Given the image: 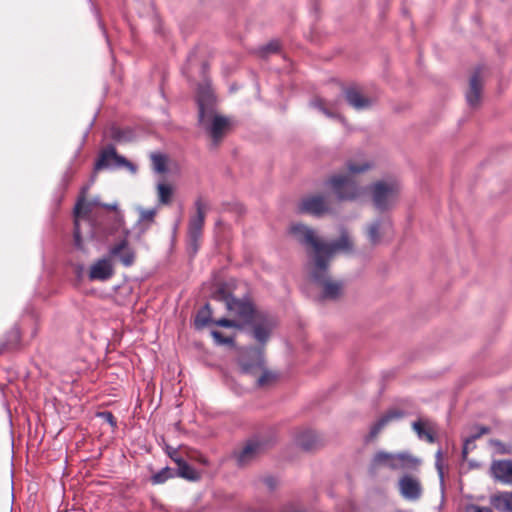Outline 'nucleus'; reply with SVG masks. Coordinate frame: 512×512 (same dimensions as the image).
<instances>
[{
    "mask_svg": "<svg viewBox=\"0 0 512 512\" xmlns=\"http://www.w3.org/2000/svg\"><path fill=\"white\" fill-rule=\"evenodd\" d=\"M371 164L367 161L357 163L349 160L344 171L331 175L326 184L331 188L339 200L353 201L359 198L364 189L357 180V175L369 170Z\"/></svg>",
    "mask_w": 512,
    "mask_h": 512,
    "instance_id": "f257e3e1",
    "label": "nucleus"
},
{
    "mask_svg": "<svg viewBox=\"0 0 512 512\" xmlns=\"http://www.w3.org/2000/svg\"><path fill=\"white\" fill-rule=\"evenodd\" d=\"M88 187H84L81 195L74 208V245L76 248L83 250V235L89 238H99L98 227L92 222L89 215L92 211V206H100L109 211H117V204L100 203L96 199L88 202L86 201V193Z\"/></svg>",
    "mask_w": 512,
    "mask_h": 512,
    "instance_id": "f03ea898",
    "label": "nucleus"
},
{
    "mask_svg": "<svg viewBox=\"0 0 512 512\" xmlns=\"http://www.w3.org/2000/svg\"><path fill=\"white\" fill-rule=\"evenodd\" d=\"M421 465V460L408 451L388 452L377 451L370 462V470L376 472L381 468L392 471H416Z\"/></svg>",
    "mask_w": 512,
    "mask_h": 512,
    "instance_id": "7ed1b4c3",
    "label": "nucleus"
},
{
    "mask_svg": "<svg viewBox=\"0 0 512 512\" xmlns=\"http://www.w3.org/2000/svg\"><path fill=\"white\" fill-rule=\"evenodd\" d=\"M290 233L302 245L311 249L313 264H316V276L324 269V258L322 251L326 249L325 242L322 241L316 232L307 225L297 223L290 227Z\"/></svg>",
    "mask_w": 512,
    "mask_h": 512,
    "instance_id": "20e7f679",
    "label": "nucleus"
},
{
    "mask_svg": "<svg viewBox=\"0 0 512 512\" xmlns=\"http://www.w3.org/2000/svg\"><path fill=\"white\" fill-rule=\"evenodd\" d=\"M215 300L224 302L229 314L243 324H250L254 318L255 309L248 299H238L232 296L224 285L218 287L213 293Z\"/></svg>",
    "mask_w": 512,
    "mask_h": 512,
    "instance_id": "39448f33",
    "label": "nucleus"
},
{
    "mask_svg": "<svg viewBox=\"0 0 512 512\" xmlns=\"http://www.w3.org/2000/svg\"><path fill=\"white\" fill-rule=\"evenodd\" d=\"M400 186L396 181H378L371 187L374 206L381 211L389 209L398 198Z\"/></svg>",
    "mask_w": 512,
    "mask_h": 512,
    "instance_id": "423d86ee",
    "label": "nucleus"
},
{
    "mask_svg": "<svg viewBox=\"0 0 512 512\" xmlns=\"http://www.w3.org/2000/svg\"><path fill=\"white\" fill-rule=\"evenodd\" d=\"M112 167H124L130 170L131 172L136 171V166L132 162L127 160L125 157L119 155L113 145H108L107 147L103 148L100 151L99 156L94 164L92 181H94V178L96 177V174L99 171Z\"/></svg>",
    "mask_w": 512,
    "mask_h": 512,
    "instance_id": "0eeeda50",
    "label": "nucleus"
},
{
    "mask_svg": "<svg viewBox=\"0 0 512 512\" xmlns=\"http://www.w3.org/2000/svg\"><path fill=\"white\" fill-rule=\"evenodd\" d=\"M196 214L190 218L188 225L189 250L196 254L202 239L207 205L201 197L195 201Z\"/></svg>",
    "mask_w": 512,
    "mask_h": 512,
    "instance_id": "6e6552de",
    "label": "nucleus"
},
{
    "mask_svg": "<svg viewBox=\"0 0 512 512\" xmlns=\"http://www.w3.org/2000/svg\"><path fill=\"white\" fill-rule=\"evenodd\" d=\"M324 264V269L318 273V276H316V264H312L310 277L316 284L322 287L321 299L336 300L342 293L343 284L340 281L332 280L329 278V264H327L325 259Z\"/></svg>",
    "mask_w": 512,
    "mask_h": 512,
    "instance_id": "1a4fd4ad",
    "label": "nucleus"
},
{
    "mask_svg": "<svg viewBox=\"0 0 512 512\" xmlns=\"http://www.w3.org/2000/svg\"><path fill=\"white\" fill-rule=\"evenodd\" d=\"M298 210L317 217L331 213L330 197L320 193L307 195L299 202Z\"/></svg>",
    "mask_w": 512,
    "mask_h": 512,
    "instance_id": "9d476101",
    "label": "nucleus"
},
{
    "mask_svg": "<svg viewBox=\"0 0 512 512\" xmlns=\"http://www.w3.org/2000/svg\"><path fill=\"white\" fill-rule=\"evenodd\" d=\"M211 138V146L213 148L218 147L226 133L230 128V122L228 118L217 115L213 112V116L206 117L203 123H199Z\"/></svg>",
    "mask_w": 512,
    "mask_h": 512,
    "instance_id": "9b49d317",
    "label": "nucleus"
},
{
    "mask_svg": "<svg viewBox=\"0 0 512 512\" xmlns=\"http://www.w3.org/2000/svg\"><path fill=\"white\" fill-rule=\"evenodd\" d=\"M196 100L198 104V123H203L206 117L213 116L216 101L211 85L206 79L198 86Z\"/></svg>",
    "mask_w": 512,
    "mask_h": 512,
    "instance_id": "f8f14e48",
    "label": "nucleus"
},
{
    "mask_svg": "<svg viewBox=\"0 0 512 512\" xmlns=\"http://www.w3.org/2000/svg\"><path fill=\"white\" fill-rule=\"evenodd\" d=\"M209 324H215L220 327L225 328H240L241 325L235 319L228 318H220L219 320L214 321L212 319V309L210 304H206L203 308H201L196 315L195 318V327L197 329H203Z\"/></svg>",
    "mask_w": 512,
    "mask_h": 512,
    "instance_id": "ddd939ff",
    "label": "nucleus"
},
{
    "mask_svg": "<svg viewBox=\"0 0 512 512\" xmlns=\"http://www.w3.org/2000/svg\"><path fill=\"white\" fill-rule=\"evenodd\" d=\"M398 489L402 497L410 501L420 499L423 492L420 479L411 474H404L399 478Z\"/></svg>",
    "mask_w": 512,
    "mask_h": 512,
    "instance_id": "4468645a",
    "label": "nucleus"
},
{
    "mask_svg": "<svg viewBox=\"0 0 512 512\" xmlns=\"http://www.w3.org/2000/svg\"><path fill=\"white\" fill-rule=\"evenodd\" d=\"M109 257L118 258L120 263L125 267H130L135 263V250L129 245L127 239H122L109 249Z\"/></svg>",
    "mask_w": 512,
    "mask_h": 512,
    "instance_id": "2eb2a0df",
    "label": "nucleus"
},
{
    "mask_svg": "<svg viewBox=\"0 0 512 512\" xmlns=\"http://www.w3.org/2000/svg\"><path fill=\"white\" fill-rule=\"evenodd\" d=\"M114 275V267L110 257H103L95 261L89 268L90 281H107Z\"/></svg>",
    "mask_w": 512,
    "mask_h": 512,
    "instance_id": "dca6fc26",
    "label": "nucleus"
},
{
    "mask_svg": "<svg viewBox=\"0 0 512 512\" xmlns=\"http://www.w3.org/2000/svg\"><path fill=\"white\" fill-rule=\"evenodd\" d=\"M264 450V446L261 442L256 440H250L246 445L235 453V458L238 466H245L251 461L256 459Z\"/></svg>",
    "mask_w": 512,
    "mask_h": 512,
    "instance_id": "f3484780",
    "label": "nucleus"
},
{
    "mask_svg": "<svg viewBox=\"0 0 512 512\" xmlns=\"http://www.w3.org/2000/svg\"><path fill=\"white\" fill-rule=\"evenodd\" d=\"M491 474L499 482L512 486V461L496 460L491 464Z\"/></svg>",
    "mask_w": 512,
    "mask_h": 512,
    "instance_id": "a211bd4d",
    "label": "nucleus"
},
{
    "mask_svg": "<svg viewBox=\"0 0 512 512\" xmlns=\"http://www.w3.org/2000/svg\"><path fill=\"white\" fill-rule=\"evenodd\" d=\"M326 249L322 251V257L329 264L335 252L343 250V251H351L353 247V243L346 232H342L341 236L338 240L332 243L325 242Z\"/></svg>",
    "mask_w": 512,
    "mask_h": 512,
    "instance_id": "6ab92c4d",
    "label": "nucleus"
},
{
    "mask_svg": "<svg viewBox=\"0 0 512 512\" xmlns=\"http://www.w3.org/2000/svg\"><path fill=\"white\" fill-rule=\"evenodd\" d=\"M345 99L348 104L356 110L369 108L373 101L371 98L366 97L356 87H348L344 91Z\"/></svg>",
    "mask_w": 512,
    "mask_h": 512,
    "instance_id": "aec40b11",
    "label": "nucleus"
},
{
    "mask_svg": "<svg viewBox=\"0 0 512 512\" xmlns=\"http://www.w3.org/2000/svg\"><path fill=\"white\" fill-rule=\"evenodd\" d=\"M296 444L305 451H313L322 446L321 437L311 430H304L297 434Z\"/></svg>",
    "mask_w": 512,
    "mask_h": 512,
    "instance_id": "412c9836",
    "label": "nucleus"
},
{
    "mask_svg": "<svg viewBox=\"0 0 512 512\" xmlns=\"http://www.w3.org/2000/svg\"><path fill=\"white\" fill-rule=\"evenodd\" d=\"M482 91V80L480 71L477 70L473 73L469 81V89L466 93V100L471 107H475L480 103Z\"/></svg>",
    "mask_w": 512,
    "mask_h": 512,
    "instance_id": "4be33fe9",
    "label": "nucleus"
},
{
    "mask_svg": "<svg viewBox=\"0 0 512 512\" xmlns=\"http://www.w3.org/2000/svg\"><path fill=\"white\" fill-rule=\"evenodd\" d=\"M243 369L248 373H255L257 370L262 371L261 375L257 379V384L260 387L269 385L276 379V375L273 372L264 369L263 360L261 358L258 359L255 365L244 363Z\"/></svg>",
    "mask_w": 512,
    "mask_h": 512,
    "instance_id": "5701e85b",
    "label": "nucleus"
},
{
    "mask_svg": "<svg viewBox=\"0 0 512 512\" xmlns=\"http://www.w3.org/2000/svg\"><path fill=\"white\" fill-rule=\"evenodd\" d=\"M391 225L382 221H375L367 227V238L371 245L376 246L381 243L382 238L389 232Z\"/></svg>",
    "mask_w": 512,
    "mask_h": 512,
    "instance_id": "b1692460",
    "label": "nucleus"
},
{
    "mask_svg": "<svg viewBox=\"0 0 512 512\" xmlns=\"http://www.w3.org/2000/svg\"><path fill=\"white\" fill-rule=\"evenodd\" d=\"M404 416V412L398 409H391L387 411L380 419L375 422L370 429L369 439H374L378 436L381 430L391 421L401 419Z\"/></svg>",
    "mask_w": 512,
    "mask_h": 512,
    "instance_id": "393cba45",
    "label": "nucleus"
},
{
    "mask_svg": "<svg viewBox=\"0 0 512 512\" xmlns=\"http://www.w3.org/2000/svg\"><path fill=\"white\" fill-rule=\"evenodd\" d=\"M412 428L420 439H424L428 443L436 441V431L431 421L419 419L412 423Z\"/></svg>",
    "mask_w": 512,
    "mask_h": 512,
    "instance_id": "a878e982",
    "label": "nucleus"
},
{
    "mask_svg": "<svg viewBox=\"0 0 512 512\" xmlns=\"http://www.w3.org/2000/svg\"><path fill=\"white\" fill-rule=\"evenodd\" d=\"M491 505L498 512H512V492H499L491 496Z\"/></svg>",
    "mask_w": 512,
    "mask_h": 512,
    "instance_id": "bb28decb",
    "label": "nucleus"
},
{
    "mask_svg": "<svg viewBox=\"0 0 512 512\" xmlns=\"http://www.w3.org/2000/svg\"><path fill=\"white\" fill-rule=\"evenodd\" d=\"M21 340L20 330L13 326L6 334L5 340H0V354L14 350Z\"/></svg>",
    "mask_w": 512,
    "mask_h": 512,
    "instance_id": "cd10ccee",
    "label": "nucleus"
},
{
    "mask_svg": "<svg viewBox=\"0 0 512 512\" xmlns=\"http://www.w3.org/2000/svg\"><path fill=\"white\" fill-rule=\"evenodd\" d=\"M273 326V320L268 318H265L261 322L256 323L253 328V335L255 339L260 343H265L270 336V332Z\"/></svg>",
    "mask_w": 512,
    "mask_h": 512,
    "instance_id": "c85d7f7f",
    "label": "nucleus"
},
{
    "mask_svg": "<svg viewBox=\"0 0 512 512\" xmlns=\"http://www.w3.org/2000/svg\"><path fill=\"white\" fill-rule=\"evenodd\" d=\"M178 468V476L189 481H198L201 478V474L191 467L185 460H175Z\"/></svg>",
    "mask_w": 512,
    "mask_h": 512,
    "instance_id": "c756f323",
    "label": "nucleus"
},
{
    "mask_svg": "<svg viewBox=\"0 0 512 512\" xmlns=\"http://www.w3.org/2000/svg\"><path fill=\"white\" fill-rule=\"evenodd\" d=\"M158 203L160 205H169L172 201L173 188L170 184L161 182L156 186Z\"/></svg>",
    "mask_w": 512,
    "mask_h": 512,
    "instance_id": "7c9ffc66",
    "label": "nucleus"
},
{
    "mask_svg": "<svg viewBox=\"0 0 512 512\" xmlns=\"http://www.w3.org/2000/svg\"><path fill=\"white\" fill-rule=\"evenodd\" d=\"M153 169L157 173H166L167 172V156L162 153H152L151 156Z\"/></svg>",
    "mask_w": 512,
    "mask_h": 512,
    "instance_id": "2f4dec72",
    "label": "nucleus"
},
{
    "mask_svg": "<svg viewBox=\"0 0 512 512\" xmlns=\"http://www.w3.org/2000/svg\"><path fill=\"white\" fill-rule=\"evenodd\" d=\"M130 131L123 130L117 126H112L109 129V137L116 142H124L130 139Z\"/></svg>",
    "mask_w": 512,
    "mask_h": 512,
    "instance_id": "473e14b6",
    "label": "nucleus"
},
{
    "mask_svg": "<svg viewBox=\"0 0 512 512\" xmlns=\"http://www.w3.org/2000/svg\"><path fill=\"white\" fill-rule=\"evenodd\" d=\"M157 215V209H141L139 215V221L144 223L146 226L151 225L155 221V217Z\"/></svg>",
    "mask_w": 512,
    "mask_h": 512,
    "instance_id": "72a5a7b5",
    "label": "nucleus"
},
{
    "mask_svg": "<svg viewBox=\"0 0 512 512\" xmlns=\"http://www.w3.org/2000/svg\"><path fill=\"white\" fill-rule=\"evenodd\" d=\"M172 476L173 474L171 469L169 467H165L152 476L151 482L153 484H162Z\"/></svg>",
    "mask_w": 512,
    "mask_h": 512,
    "instance_id": "f704fd0d",
    "label": "nucleus"
},
{
    "mask_svg": "<svg viewBox=\"0 0 512 512\" xmlns=\"http://www.w3.org/2000/svg\"><path fill=\"white\" fill-rule=\"evenodd\" d=\"M313 106L318 108L322 113L328 117H337V113L328 107L324 99L317 98L313 101Z\"/></svg>",
    "mask_w": 512,
    "mask_h": 512,
    "instance_id": "c9c22d12",
    "label": "nucleus"
},
{
    "mask_svg": "<svg viewBox=\"0 0 512 512\" xmlns=\"http://www.w3.org/2000/svg\"><path fill=\"white\" fill-rule=\"evenodd\" d=\"M211 335L217 344L230 345L233 343V339L231 337L224 336L220 331L213 330L211 331Z\"/></svg>",
    "mask_w": 512,
    "mask_h": 512,
    "instance_id": "e433bc0d",
    "label": "nucleus"
},
{
    "mask_svg": "<svg viewBox=\"0 0 512 512\" xmlns=\"http://www.w3.org/2000/svg\"><path fill=\"white\" fill-rule=\"evenodd\" d=\"M280 48V45L277 41H272L270 42L269 44H267L263 49H262V52L264 54H268V53H275L279 50Z\"/></svg>",
    "mask_w": 512,
    "mask_h": 512,
    "instance_id": "4c0bfd02",
    "label": "nucleus"
},
{
    "mask_svg": "<svg viewBox=\"0 0 512 512\" xmlns=\"http://www.w3.org/2000/svg\"><path fill=\"white\" fill-rule=\"evenodd\" d=\"M466 512H493L489 507H482L479 505L471 504L466 507Z\"/></svg>",
    "mask_w": 512,
    "mask_h": 512,
    "instance_id": "58836bf2",
    "label": "nucleus"
},
{
    "mask_svg": "<svg viewBox=\"0 0 512 512\" xmlns=\"http://www.w3.org/2000/svg\"><path fill=\"white\" fill-rule=\"evenodd\" d=\"M100 416L106 422H108L112 427L116 426V424H117L116 419H115L114 415L111 412H108V411L102 412V413H100Z\"/></svg>",
    "mask_w": 512,
    "mask_h": 512,
    "instance_id": "ea45409f",
    "label": "nucleus"
},
{
    "mask_svg": "<svg viewBox=\"0 0 512 512\" xmlns=\"http://www.w3.org/2000/svg\"><path fill=\"white\" fill-rule=\"evenodd\" d=\"M436 467L439 471V473L442 475V465H441V462H442V451L441 450H438L436 452Z\"/></svg>",
    "mask_w": 512,
    "mask_h": 512,
    "instance_id": "a19ab883",
    "label": "nucleus"
},
{
    "mask_svg": "<svg viewBox=\"0 0 512 512\" xmlns=\"http://www.w3.org/2000/svg\"><path fill=\"white\" fill-rule=\"evenodd\" d=\"M473 444V440L471 439H468L465 441L464 443V446H463V451H462V454H463V457L466 458V455L468 453V449H470V445Z\"/></svg>",
    "mask_w": 512,
    "mask_h": 512,
    "instance_id": "79ce46f5",
    "label": "nucleus"
},
{
    "mask_svg": "<svg viewBox=\"0 0 512 512\" xmlns=\"http://www.w3.org/2000/svg\"><path fill=\"white\" fill-rule=\"evenodd\" d=\"M265 483L270 489H273L275 487L274 479L271 477L266 478Z\"/></svg>",
    "mask_w": 512,
    "mask_h": 512,
    "instance_id": "37998d69",
    "label": "nucleus"
},
{
    "mask_svg": "<svg viewBox=\"0 0 512 512\" xmlns=\"http://www.w3.org/2000/svg\"><path fill=\"white\" fill-rule=\"evenodd\" d=\"M198 461H199L200 463H202L203 465H207V464H208V460H207L204 456H200V457L198 458Z\"/></svg>",
    "mask_w": 512,
    "mask_h": 512,
    "instance_id": "c03bdc74",
    "label": "nucleus"
},
{
    "mask_svg": "<svg viewBox=\"0 0 512 512\" xmlns=\"http://www.w3.org/2000/svg\"><path fill=\"white\" fill-rule=\"evenodd\" d=\"M489 429L488 428H482L481 429V433H488Z\"/></svg>",
    "mask_w": 512,
    "mask_h": 512,
    "instance_id": "a18cd8bd",
    "label": "nucleus"
},
{
    "mask_svg": "<svg viewBox=\"0 0 512 512\" xmlns=\"http://www.w3.org/2000/svg\"><path fill=\"white\" fill-rule=\"evenodd\" d=\"M206 68H207V64H206V63H204V64H203V70L205 71V69H206Z\"/></svg>",
    "mask_w": 512,
    "mask_h": 512,
    "instance_id": "49530a36",
    "label": "nucleus"
}]
</instances>
